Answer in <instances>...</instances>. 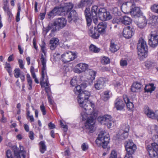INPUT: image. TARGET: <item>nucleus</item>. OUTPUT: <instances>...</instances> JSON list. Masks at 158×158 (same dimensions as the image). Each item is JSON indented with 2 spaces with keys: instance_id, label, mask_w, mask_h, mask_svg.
<instances>
[{
  "instance_id": "obj_16",
  "label": "nucleus",
  "mask_w": 158,
  "mask_h": 158,
  "mask_svg": "<svg viewBox=\"0 0 158 158\" xmlns=\"http://www.w3.org/2000/svg\"><path fill=\"white\" fill-rule=\"evenodd\" d=\"M76 56L75 54L71 52H67L61 55L62 57L68 62L73 60L75 58Z\"/></svg>"
},
{
  "instance_id": "obj_46",
  "label": "nucleus",
  "mask_w": 158,
  "mask_h": 158,
  "mask_svg": "<svg viewBox=\"0 0 158 158\" xmlns=\"http://www.w3.org/2000/svg\"><path fill=\"white\" fill-rule=\"evenodd\" d=\"M109 92L108 91H106L104 92L103 96L102 97L104 100L106 101L109 98Z\"/></svg>"
},
{
  "instance_id": "obj_28",
  "label": "nucleus",
  "mask_w": 158,
  "mask_h": 158,
  "mask_svg": "<svg viewBox=\"0 0 158 158\" xmlns=\"http://www.w3.org/2000/svg\"><path fill=\"white\" fill-rule=\"evenodd\" d=\"M53 26L54 24L53 23H49L47 27L44 29V31H45L46 33H47L51 29H52L51 33L50 34V35H52V34L56 31V30H54V28Z\"/></svg>"
},
{
  "instance_id": "obj_2",
  "label": "nucleus",
  "mask_w": 158,
  "mask_h": 158,
  "mask_svg": "<svg viewBox=\"0 0 158 158\" xmlns=\"http://www.w3.org/2000/svg\"><path fill=\"white\" fill-rule=\"evenodd\" d=\"M94 107H86L87 110L82 108L83 111L81 113L83 120H85L87 118L85 123V127L87 131L90 133L93 132L95 129L94 119L96 118V114L94 112Z\"/></svg>"
},
{
  "instance_id": "obj_18",
  "label": "nucleus",
  "mask_w": 158,
  "mask_h": 158,
  "mask_svg": "<svg viewBox=\"0 0 158 158\" xmlns=\"http://www.w3.org/2000/svg\"><path fill=\"white\" fill-rule=\"evenodd\" d=\"M106 81V79L100 77L96 81L94 85L95 88L97 89H100L103 88L105 83Z\"/></svg>"
},
{
  "instance_id": "obj_26",
  "label": "nucleus",
  "mask_w": 158,
  "mask_h": 158,
  "mask_svg": "<svg viewBox=\"0 0 158 158\" xmlns=\"http://www.w3.org/2000/svg\"><path fill=\"white\" fill-rule=\"evenodd\" d=\"M142 85L140 83L138 82H135L132 84L131 88V90L132 92H136L138 91L139 89H140Z\"/></svg>"
},
{
  "instance_id": "obj_35",
  "label": "nucleus",
  "mask_w": 158,
  "mask_h": 158,
  "mask_svg": "<svg viewBox=\"0 0 158 158\" xmlns=\"http://www.w3.org/2000/svg\"><path fill=\"white\" fill-rule=\"evenodd\" d=\"M144 89L146 91L148 92H151L154 90L155 87L154 86L153 84H151L148 85H146Z\"/></svg>"
},
{
  "instance_id": "obj_64",
  "label": "nucleus",
  "mask_w": 158,
  "mask_h": 158,
  "mask_svg": "<svg viewBox=\"0 0 158 158\" xmlns=\"http://www.w3.org/2000/svg\"><path fill=\"white\" fill-rule=\"evenodd\" d=\"M60 54L58 52H56L53 54V56L54 59L56 60L58 58V56H59Z\"/></svg>"
},
{
  "instance_id": "obj_50",
  "label": "nucleus",
  "mask_w": 158,
  "mask_h": 158,
  "mask_svg": "<svg viewBox=\"0 0 158 158\" xmlns=\"http://www.w3.org/2000/svg\"><path fill=\"white\" fill-rule=\"evenodd\" d=\"M126 104L127 108L129 110H131L133 108V104L131 102H130L126 103Z\"/></svg>"
},
{
  "instance_id": "obj_1",
  "label": "nucleus",
  "mask_w": 158,
  "mask_h": 158,
  "mask_svg": "<svg viewBox=\"0 0 158 158\" xmlns=\"http://www.w3.org/2000/svg\"><path fill=\"white\" fill-rule=\"evenodd\" d=\"M86 86L87 85L85 83H83L76 86L74 89L75 94L78 95L77 100L79 106L85 110H87L86 107H94V104L92 102L88 100L90 95L89 92L85 90L81 93V90L85 89Z\"/></svg>"
},
{
  "instance_id": "obj_31",
  "label": "nucleus",
  "mask_w": 158,
  "mask_h": 158,
  "mask_svg": "<svg viewBox=\"0 0 158 158\" xmlns=\"http://www.w3.org/2000/svg\"><path fill=\"white\" fill-rule=\"evenodd\" d=\"M4 5L3 8L5 11L7 13L9 17H10L11 16H12V15L10 12V10L9 9V4H8L6 0V2H4Z\"/></svg>"
},
{
  "instance_id": "obj_44",
  "label": "nucleus",
  "mask_w": 158,
  "mask_h": 158,
  "mask_svg": "<svg viewBox=\"0 0 158 158\" xmlns=\"http://www.w3.org/2000/svg\"><path fill=\"white\" fill-rule=\"evenodd\" d=\"M109 158H117V152L114 150L111 151Z\"/></svg>"
},
{
  "instance_id": "obj_12",
  "label": "nucleus",
  "mask_w": 158,
  "mask_h": 158,
  "mask_svg": "<svg viewBox=\"0 0 158 158\" xmlns=\"http://www.w3.org/2000/svg\"><path fill=\"white\" fill-rule=\"evenodd\" d=\"M144 112L148 118L152 119H155L158 118V114L157 113L154 112L148 107H146L145 108Z\"/></svg>"
},
{
  "instance_id": "obj_41",
  "label": "nucleus",
  "mask_w": 158,
  "mask_h": 158,
  "mask_svg": "<svg viewBox=\"0 0 158 158\" xmlns=\"http://www.w3.org/2000/svg\"><path fill=\"white\" fill-rule=\"evenodd\" d=\"M101 62L102 64H106L110 62V60L108 57L104 56L102 57L101 59Z\"/></svg>"
},
{
  "instance_id": "obj_34",
  "label": "nucleus",
  "mask_w": 158,
  "mask_h": 158,
  "mask_svg": "<svg viewBox=\"0 0 158 158\" xmlns=\"http://www.w3.org/2000/svg\"><path fill=\"white\" fill-rule=\"evenodd\" d=\"M98 7L96 6H92L91 9V13H89L90 16H97Z\"/></svg>"
},
{
  "instance_id": "obj_60",
  "label": "nucleus",
  "mask_w": 158,
  "mask_h": 158,
  "mask_svg": "<svg viewBox=\"0 0 158 158\" xmlns=\"http://www.w3.org/2000/svg\"><path fill=\"white\" fill-rule=\"evenodd\" d=\"M34 134L32 131L29 132V136L30 138L32 140H33L34 139Z\"/></svg>"
},
{
  "instance_id": "obj_54",
  "label": "nucleus",
  "mask_w": 158,
  "mask_h": 158,
  "mask_svg": "<svg viewBox=\"0 0 158 158\" xmlns=\"http://www.w3.org/2000/svg\"><path fill=\"white\" fill-rule=\"evenodd\" d=\"M81 148L83 151H85L88 149V145L86 143H83L81 145Z\"/></svg>"
},
{
  "instance_id": "obj_32",
  "label": "nucleus",
  "mask_w": 158,
  "mask_h": 158,
  "mask_svg": "<svg viewBox=\"0 0 158 158\" xmlns=\"http://www.w3.org/2000/svg\"><path fill=\"white\" fill-rule=\"evenodd\" d=\"M147 148L149 154L151 157H155L157 155V151L152 150L150 145H148Z\"/></svg>"
},
{
  "instance_id": "obj_11",
  "label": "nucleus",
  "mask_w": 158,
  "mask_h": 158,
  "mask_svg": "<svg viewBox=\"0 0 158 158\" xmlns=\"http://www.w3.org/2000/svg\"><path fill=\"white\" fill-rule=\"evenodd\" d=\"M41 51L44 54H41L40 57V60L41 62L42 68L43 69V72L45 70V68H46V52L45 46L44 44L42 45L41 46Z\"/></svg>"
},
{
  "instance_id": "obj_23",
  "label": "nucleus",
  "mask_w": 158,
  "mask_h": 158,
  "mask_svg": "<svg viewBox=\"0 0 158 158\" xmlns=\"http://www.w3.org/2000/svg\"><path fill=\"white\" fill-rule=\"evenodd\" d=\"M119 48V46L117 44L114 40L113 39L111 40L110 47V51L112 52H114L118 50Z\"/></svg>"
},
{
  "instance_id": "obj_15",
  "label": "nucleus",
  "mask_w": 158,
  "mask_h": 158,
  "mask_svg": "<svg viewBox=\"0 0 158 158\" xmlns=\"http://www.w3.org/2000/svg\"><path fill=\"white\" fill-rule=\"evenodd\" d=\"M46 68H45V70L43 72V69L42 68L41 72V80L40 81V84L42 87L44 88L49 87V84L48 81V79L47 77L46 78L44 81V76L45 74H46Z\"/></svg>"
},
{
  "instance_id": "obj_56",
  "label": "nucleus",
  "mask_w": 158,
  "mask_h": 158,
  "mask_svg": "<svg viewBox=\"0 0 158 158\" xmlns=\"http://www.w3.org/2000/svg\"><path fill=\"white\" fill-rule=\"evenodd\" d=\"M60 122L61 127L64 129V131H66L67 130V125L64 124L61 121H60Z\"/></svg>"
},
{
  "instance_id": "obj_24",
  "label": "nucleus",
  "mask_w": 158,
  "mask_h": 158,
  "mask_svg": "<svg viewBox=\"0 0 158 158\" xmlns=\"http://www.w3.org/2000/svg\"><path fill=\"white\" fill-rule=\"evenodd\" d=\"M115 103V106L118 110H122L124 109L125 104L123 101L121 99H117Z\"/></svg>"
},
{
  "instance_id": "obj_33",
  "label": "nucleus",
  "mask_w": 158,
  "mask_h": 158,
  "mask_svg": "<svg viewBox=\"0 0 158 158\" xmlns=\"http://www.w3.org/2000/svg\"><path fill=\"white\" fill-rule=\"evenodd\" d=\"M40 145V151L42 153H44L46 150V146L44 141H41L39 143Z\"/></svg>"
},
{
  "instance_id": "obj_8",
  "label": "nucleus",
  "mask_w": 158,
  "mask_h": 158,
  "mask_svg": "<svg viewBox=\"0 0 158 158\" xmlns=\"http://www.w3.org/2000/svg\"><path fill=\"white\" fill-rule=\"evenodd\" d=\"M125 147L127 153L130 154H133L136 149V145L131 140L126 141Z\"/></svg>"
},
{
  "instance_id": "obj_40",
  "label": "nucleus",
  "mask_w": 158,
  "mask_h": 158,
  "mask_svg": "<svg viewBox=\"0 0 158 158\" xmlns=\"http://www.w3.org/2000/svg\"><path fill=\"white\" fill-rule=\"evenodd\" d=\"M27 84L29 86L28 89L29 90H31L32 89V81L31 79V77L30 75L28 74L27 75Z\"/></svg>"
},
{
  "instance_id": "obj_5",
  "label": "nucleus",
  "mask_w": 158,
  "mask_h": 158,
  "mask_svg": "<svg viewBox=\"0 0 158 158\" xmlns=\"http://www.w3.org/2000/svg\"><path fill=\"white\" fill-rule=\"evenodd\" d=\"M98 120L101 124L106 125L109 128L114 126V122L112 121L111 117L109 115L99 116L98 118Z\"/></svg>"
},
{
  "instance_id": "obj_7",
  "label": "nucleus",
  "mask_w": 158,
  "mask_h": 158,
  "mask_svg": "<svg viewBox=\"0 0 158 158\" xmlns=\"http://www.w3.org/2000/svg\"><path fill=\"white\" fill-rule=\"evenodd\" d=\"M52 23L54 28V30L57 31L64 27L66 25V21L65 18H61L58 19Z\"/></svg>"
},
{
  "instance_id": "obj_51",
  "label": "nucleus",
  "mask_w": 158,
  "mask_h": 158,
  "mask_svg": "<svg viewBox=\"0 0 158 158\" xmlns=\"http://www.w3.org/2000/svg\"><path fill=\"white\" fill-rule=\"evenodd\" d=\"M112 23H121V18H114L112 20Z\"/></svg>"
},
{
  "instance_id": "obj_63",
  "label": "nucleus",
  "mask_w": 158,
  "mask_h": 158,
  "mask_svg": "<svg viewBox=\"0 0 158 158\" xmlns=\"http://www.w3.org/2000/svg\"><path fill=\"white\" fill-rule=\"evenodd\" d=\"M152 63L150 61H147L145 64V66L147 68L150 67Z\"/></svg>"
},
{
  "instance_id": "obj_48",
  "label": "nucleus",
  "mask_w": 158,
  "mask_h": 158,
  "mask_svg": "<svg viewBox=\"0 0 158 158\" xmlns=\"http://www.w3.org/2000/svg\"><path fill=\"white\" fill-rule=\"evenodd\" d=\"M112 13L116 16L119 15H120V11L118 10L117 7H114L113 9Z\"/></svg>"
},
{
  "instance_id": "obj_20",
  "label": "nucleus",
  "mask_w": 158,
  "mask_h": 158,
  "mask_svg": "<svg viewBox=\"0 0 158 158\" xmlns=\"http://www.w3.org/2000/svg\"><path fill=\"white\" fill-rule=\"evenodd\" d=\"M88 32L89 36L94 39H98L99 36V33L95 27H91Z\"/></svg>"
},
{
  "instance_id": "obj_37",
  "label": "nucleus",
  "mask_w": 158,
  "mask_h": 158,
  "mask_svg": "<svg viewBox=\"0 0 158 158\" xmlns=\"http://www.w3.org/2000/svg\"><path fill=\"white\" fill-rule=\"evenodd\" d=\"M58 11V9L56 7L54 8L48 14V18H53L55 15H56V13Z\"/></svg>"
},
{
  "instance_id": "obj_25",
  "label": "nucleus",
  "mask_w": 158,
  "mask_h": 158,
  "mask_svg": "<svg viewBox=\"0 0 158 158\" xmlns=\"http://www.w3.org/2000/svg\"><path fill=\"white\" fill-rule=\"evenodd\" d=\"M147 23V20L145 17L142 16L138 19L137 25L140 28H143L146 25Z\"/></svg>"
},
{
  "instance_id": "obj_17",
  "label": "nucleus",
  "mask_w": 158,
  "mask_h": 158,
  "mask_svg": "<svg viewBox=\"0 0 158 158\" xmlns=\"http://www.w3.org/2000/svg\"><path fill=\"white\" fill-rule=\"evenodd\" d=\"M133 31L134 29L130 27H126L123 30V35L126 39H129L133 35Z\"/></svg>"
},
{
  "instance_id": "obj_3",
  "label": "nucleus",
  "mask_w": 158,
  "mask_h": 158,
  "mask_svg": "<svg viewBox=\"0 0 158 158\" xmlns=\"http://www.w3.org/2000/svg\"><path fill=\"white\" fill-rule=\"evenodd\" d=\"M109 140V135L104 131H102L98 134L96 140V143L98 145L101 146L103 148L105 149L107 148Z\"/></svg>"
},
{
  "instance_id": "obj_49",
  "label": "nucleus",
  "mask_w": 158,
  "mask_h": 158,
  "mask_svg": "<svg viewBox=\"0 0 158 158\" xmlns=\"http://www.w3.org/2000/svg\"><path fill=\"white\" fill-rule=\"evenodd\" d=\"M151 147L152 150H153L158 151V144L155 143H153L151 144V145H150Z\"/></svg>"
},
{
  "instance_id": "obj_47",
  "label": "nucleus",
  "mask_w": 158,
  "mask_h": 158,
  "mask_svg": "<svg viewBox=\"0 0 158 158\" xmlns=\"http://www.w3.org/2000/svg\"><path fill=\"white\" fill-rule=\"evenodd\" d=\"M70 83L73 86L76 85L77 83V80L76 77H74L71 80Z\"/></svg>"
},
{
  "instance_id": "obj_22",
  "label": "nucleus",
  "mask_w": 158,
  "mask_h": 158,
  "mask_svg": "<svg viewBox=\"0 0 158 158\" xmlns=\"http://www.w3.org/2000/svg\"><path fill=\"white\" fill-rule=\"evenodd\" d=\"M89 73L88 79L90 84L92 83L93 81L94 80L96 75V72L95 71L91 69H88L87 70Z\"/></svg>"
},
{
  "instance_id": "obj_62",
  "label": "nucleus",
  "mask_w": 158,
  "mask_h": 158,
  "mask_svg": "<svg viewBox=\"0 0 158 158\" xmlns=\"http://www.w3.org/2000/svg\"><path fill=\"white\" fill-rule=\"evenodd\" d=\"M123 98L124 102H125V103L126 104L127 103L130 102L128 98L127 97V96L126 95H123Z\"/></svg>"
},
{
  "instance_id": "obj_21",
  "label": "nucleus",
  "mask_w": 158,
  "mask_h": 158,
  "mask_svg": "<svg viewBox=\"0 0 158 158\" xmlns=\"http://www.w3.org/2000/svg\"><path fill=\"white\" fill-rule=\"evenodd\" d=\"M59 40L57 38H53L50 41V49L53 50L59 44Z\"/></svg>"
},
{
  "instance_id": "obj_27",
  "label": "nucleus",
  "mask_w": 158,
  "mask_h": 158,
  "mask_svg": "<svg viewBox=\"0 0 158 158\" xmlns=\"http://www.w3.org/2000/svg\"><path fill=\"white\" fill-rule=\"evenodd\" d=\"M121 23L125 25H129L131 22V19L129 17L125 16L121 17Z\"/></svg>"
},
{
  "instance_id": "obj_4",
  "label": "nucleus",
  "mask_w": 158,
  "mask_h": 158,
  "mask_svg": "<svg viewBox=\"0 0 158 158\" xmlns=\"http://www.w3.org/2000/svg\"><path fill=\"white\" fill-rule=\"evenodd\" d=\"M138 54L140 58L143 59L147 56L148 47L146 43L143 39H140L137 45Z\"/></svg>"
},
{
  "instance_id": "obj_55",
  "label": "nucleus",
  "mask_w": 158,
  "mask_h": 158,
  "mask_svg": "<svg viewBox=\"0 0 158 158\" xmlns=\"http://www.w3.org/2000/svg\"><path fill=\"white\" fill-rule=\"evenodd\" d=\"M40 109L41 111L42 112L43 114V115H45L46 114V111L45 108L43 104L40 106Z\"/></svg>"
},
{
  "instance_id": "obj_36",
  "label": "nucleus",
  "mask_w": 158,
  "mask_h": 158,
  "mask_svg": "<svg viewBox=\"0 0 158 158\" xmlns=\"http://www.w3.org/2000/svg\"><path fill=\"white\" fill-rule=\"evenodd\" d=\"M91 3L90 0H81L79 4V7L90 5Z\"/></svg>"
},
{
  "instance_id": "obj_19",
  "label": "nucleus",
  "mask_w": 158,
  "mask_h": 158,
  "mask_svg": "<svg viewBox=\"0 0 158 158\" xmlns=\"http://www.w3.org/2000/svg\"><path fill=\"white\" fill-rule=\"evenodd\" d=\"M132 7L131 9L130 13L133 16L139 17L141 15L142 13L139 7H135L134 4H132Z\"/></svg>"
},
{
  "instance_id": "obj_14",
  "label": "nucleus",
  "mask_w": 158,
  "mask_h": 158,
  "mask_svg": "<svg viewBox=\"0 0 158 158\" xmlns=\"http://www.w3.org/2000/svg\"><path fill=\"white\" fill-rule=\"evenodd\" d=\"M148 43L149 45L152 48H155L158 44V35L151 34L149 39Z\"/></svg>"
},
{
  "instance_id": "obj_29",
  "label": "nucleus",
  "mask_w": 158,
  "mask_h": 158,
  "mask_svg": "<svg viewBox=\"0 0 158 158\" xmlns=\"http://www.w3.org/2000/svg\"><path fill=\"white\" fill-rule=\"evenodd\" d=\"M97 31L101 33H103L105 32V30L106 28V26L103 22L99 23L97 26Z\"/></svg>"
},
{
  "instance_id": "obj_9",
  "label": "nucleus",
  "mask_w": 158,
  "mask_h": 158,
  "mask_svg": "<svg viewBox=\"0 0 158 158\" xmlns=\"http://www.w3.org/2000/svg\"><path fill=\"white\" fill-rule=\"evenodd\" d=\"M98 15L102 20H109L112 17L110 13L106 11V10L103 8L99 10Z\"/></svg>"
},
{
  "instance_id": "obj_42",
  "label": "nucleus",
  "mask_w": 158,
  "mask_h": 158,
  "mask_svg": "<svg viewBox=\"0 0 158 158\" xmlns=\"http://www.w3.org/2000/svg\"><path fill=\"white\" fill-rule=\"evenodd\" d=\"M90 51L94 52H98L100 51L99 48L91 44L89 47Z\"/></svg>"
},
{
  "instance_id": "obj_43",
  "label": "nucleus",
  "mask_w": 158,
  "mask_h": 158,
  "mask_svg": "<svg viewBox=\"0 0 158 158\" xmlns=\"http://www.w3.org/2000/svg\"><path fill=\"white\" fill-rule=\"evenodd\" d=\"M15 77L16 78H19L21 74L20 73V70L19 69H15L14 70V73Z\"/></svg>"
},
{
  "instance_id": "obj_39",
  "label": "nucleus",
  "mask_w": 158,
  "mask_h": 158,
  "mask_svg": "<svg viewBox=\"0 0 158 158\" xmlns=\"http://www.w3.org/2000/svg\"><path fill=\"white\" fill-rule=\"evenodd\" d=\"M86 16V19L87 22V24L88 26L90 25L91 23L92 22L91 18L92 16H90L89 13H87V10H85V12Z\"/></svg>"
},
{
  "instance_id": "obj_53",
  "label": "nucleus",
  "mask_w": 158,
  "mask_h": 158,
  "mask_svg": "<svg viewBox=\"0 0 158 158\" xmlns=\"http://www.w3.org/2000/svg\"><path fill=\"white\" fill-rule=\"evenodd\" d=\"M158 8V5L155 4L152 6L151 7V9L153 11L157 13V8Z\"/></svg>"
},
{
  "instance_id": "obj_10",
  "label": "nucleus",
  "mask_w": 158,
  "mask_h": 158,
  "mask_svg": "<svg viewBox=\"0 0 158 158\" xmlns=\"http://www.w3.org/2000/svg\"><path fill=\"white\" fill-rule=\"evenodd\" d=\"M68 22L71 23L73 21L77 25L79 24L80 19L78 15L75 10H72L70 11L68 16Z\"/></svg>"
},
{
  "instance_id": "obj_52",
  "label": "nucleus",
  "mask_w": 158,
  "mask_h": 158,
  "mask_svg": "<svg viewBox=\"0 0 158 158\" xmlns=\"http://www.w3.org/2000/svg\"><path fill=\"white\" fill-rule=\"evenodd\" d=\"M64 155L65 156H69L70 155V153L69 147H67L65 148Z\"/></svg>"
},
{
  "instance_id": "obj_59",
  "label": "nucleus",
  "mask_w": 158,
  "mask_h": 158,
  "mask_svg": "<svg viewBox=\"0 0 158 158\" xmlns=\"http://www.w3.org/2000/svg\"><path fill=\"white\" fill-rule=\"evenodd\" d=\"M18 62H19V63L20 68L22 69H23L24 65L23 64V60H20V59H18Z\"/></svg>"
},
{
  "instance_id": "obj_38",
  "label": "nucleus",
  "mask_w": 158,
  "mask_h": 158,
  "mask_svg": "<svg viewBox=\"0 0 158 158\" xmlns=\"http://www.w3.org/2000/svg\"><path fill=\"white\" fill-rule=\"evenodd\" d=\"M73 5L71 3H67L64 7L65 10L67 12L70 11L73 7Z\"/></svg>"
},
{
  "instance_id": "obj_57",
  "label": "nucleus",
  "mask_w": 158,
  "mask_h": 158,
  "mask_svg": "<svg viewBox=\"0 0 158 158\" xmlns=\"http://www.w3.org/2000/svg\"><path fill=\"white\" fill-rule=\"evenodd\" d=\"M6 155L7 158H12L11 151L10 150H8L6 152Z\"/></svg>"
},
{
  "instance_id": "obj_13",
  "label": "nucleus",
  "mask_w": 158,
  "mask_h": 158,
  "mask_svg": "<svg viewBox=\"0 0 158 158\" xmlns=\"http://www.w3.org/2000/svg\"><path fill=\"white\" fill-rule=\"evenodd\" d=\"M11 148L14 151L15 156L17 158H25V152L19 150L15 145L12 147Z\"/></svg>"
},
{
  "instance_id": "obj_30",
  "label": "nucleus",
  "mask_w": 158,
  "mask_h": 158,
  "mask_svg": "<svg viewBox=\"0 0 158 158\" xmlns=\"http://www.w3.org/2000/svg\"><path fill=\"white\" fill-rule=\"evenodd\" d=\"M77 67L79 68L80 70L82 72H85V70L88 69V65L85 63H80L78 64Z\"/></svg>"
},
{
  "instance_id": "obj_6",
  "label": "nucleus",
  "mask_w": 158,
  "mask_h": 158,
  "mask_svg": "<svg viewBox=\"0 0 158 158\" xmlns=\"http://www.w3.org/2000/svg\"><path fill=\"white\" fill-rule=\"evenodd\" d=\"M129 130V125H123L122 126V129L120 130L117 134L116 138L119 140H123L127 138L128 136Z\"/></svg>"
},
{
  "instance_id": "obj_58",
  "label": "nucleus",
  "mask_w": 158,
  "mask_h": 158,
  "mask_svg": "<svg viewBox=\"0 0 158 158\" xmlns=\"http://www.w3.org/2000/svg\"><path fill=\"white\" fill-rule=\"evenodd\" d=\"M120 65L122 66H124L127 65V62L125 60H121L120 62Z\"/></svg>"
},
{
  "instance_id": "obj_45",
  "label": "nucleus",
  "mask_w": 158,
  "mask_h": 158,
  "mask_svg": "<svg viewBox=\"0 0 158 158\" xmlns=\"http://www.w3.org/2000/svg\"><path fill=\"white\" fill-rule=\"evenodd\" d=\"M158 17L156 16H153L152 19V23L153 26L156 25L157 23Z\"/></svg>"
},
{
  "instance_id": "obj_61",
  "label": "nucleus",
  "mask_w": 158,
  "mask_h": 158,
  "mask_svg": "<svg viewBox=\"0 0 158 158\" xmlns=\"http://www.w3.org/2000/svg\"><path fill=\"white\" fill-rule=\"evenodd\" d=\"M92 18L93 20V22L95 24H97L98 23V19L97 18V16H92Z\"/></svg>"
}]
</instances>
